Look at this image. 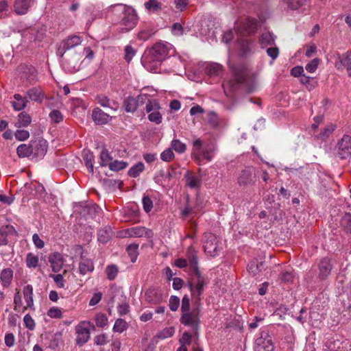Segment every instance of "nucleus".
I'll list each match as a JSON object with an SVG mask.
<instances>
[{
	"label": "nucleus",
	"mask_w": 351,
	"mask_h": 351,
	"mask_svg": "<svg viewBox=\"0 0 351 351\" xmlns=\"http://www.w3.org/2000/svg\"><path fill=\"white\" fill-rule=\"evenodd\" d=\"M83 39L78 35H70L64 39L57 49L56 54L62 60V64L65 70L69 73H74L77 70L80 57L79 54H75L72 60L64 57L66 51L80 45Z\"/></svg>",
	"instance_id": "nucleus-1"
},
{
	"label": "nucleus",
	"mask_w": 351,
	"mask_h": 351,
	"mask_svg": "<svg viewBox=\"0 0 351 351\" xmlns=\"http://www.w3.org/2000/svg\"><path fill=\"white\" fill-rule=\"evenodd\" d=\"M110 10L115 17L114 21L123 26V29L127 32L134 29L138 20L137 14L134 8L123 3L112 5Z\"/></svg>",
	"instance_id": "nucleus-2"
},
{
	"label": "nucleus",
	"mask_w": 351,
	"mask_h": 351,
	"mask_svg": "<svg viewBox=\"0 0 351 351\" xmlns=\"http://www.w3.org/2000/svg\"><path fill=\"white\" fill-rule=\"evenodd\" d=\"M234 74L232 80H229L224 86V90L228 88L230 90H234L242 84H247L250 77V70L243 63L230 66Z\"/></svg>",
	"instance_id": "nucleus-3"
},
{
	"label": "nucleus",
	"mask_w": 351,
	"mask_h": 351,
	"mask_svg": "<svg viewBox=\"0 0 351 351\" xmlns=\"http://www.w3.org/2000/svg\"><path fill=\"white\" fill-rule=\"evenodd\" d=\"M208 284V278L202 275L199 271L191 274V278L188 285L191 291L192 299L195 304L199 303L202 295L204 291V287Z\"/></svg>",
	"instance_id": "nucleus-4"
},
{
	"label": "nucleus",
	"mask_w": 351,
	"mask_h": 351,
	"mask_svg": "<svg viewBox=\"0 0 351 351\" xmlns=\"http://www.w3.org/2000/svg\"><path fill=\"white\" fill-rule=\"evenodd\" d=\"M197 306L192 308L191 311L182 313L180 319L182 324L191 328L195 335H197V330L199 324V313L200 308L198 303Z\"/></svg>",
	"instance_id": "nucleus-5"
},
{
	"label": "nucleus",
	"mask_w": 351,
	"mask_h": 351,
	"mask_svg": "<svg viewBox=\"0 0 351 351\" xmlns=\"http://www.w3.org/2000/svg\"><path fill=\"white\" fill-rule=\"evenodd\" d=\"M258 178L256 169L252 166H247L241 169L237 175V184L240 187L252 186L255 184Z\"/></svg>",
	"instance_id": "nucleus-6"
},
{
	"label": "nucleus",
	"mask_w": 351,
	"mask_h": 351,
	"mask_svg": "<svg viewBox=\"0 0 351 351\" xmlns=\"http://www.w3.org/2000/svg\"><path fill=\"white\" fill-rule=\"evenodd\" d=\"M192 154L197 161L206 160L209 162L213 156V149L210 147H204L203 141L198 138L193 143Z\"/></svg>",
	"instance_id": "nucleus-7"
},
{
	"label": "nucleus",
	"mask_w": 351,
	"mask_h": 351,
	"mask_svg": "<svg viewBox=\"0 0 351 351\" xmlns=\"http://www.w3.org/2000/svg\"><path fill=\"white\" fill-rule=\"evenodd\" d=\"M169 45L158 42L156 43L149 51L146 57L149 60L161 62L166 58L169 54Z\"/></svg>",
	"instance_id": "nucleus-8"
},
{
	"label": "nucleus",
	"mask_w": 351,
	"mask_h": 351,
	"mask_svg": "<svg viewBox=\"0 0 351 351\" xmlns=\"http://www.w3.org/2000/svg\"><path fill=\"white\" fill-rule=\"evenodd\" d=\"M336 154L341 159H347L351 157V136L344 134L338 141L335 147Z\"/></svg>",
	"instance_id": "nucleus-9"
},
{
	"label": "nucleus",
	"mask_w": 351,
	"mask_h": 351,
	"mask_svg": "<svg viewBox=\"0 0 351 351\" xmlns=\"http://www.w3.org/2000/svg\"><path fill=\"white\" fill-rule=\"evenodd\" d=\"M90 323L89 322H81L75 326L77 345L82 346L85 344L90 339Z\"/></svg>",
	"instance_id": "nucleus-10"
},
{
	"label": "nucleus",
	"mask_w": 351,
	"mask_h": 351,
	"mask_svg": "<svg viewBox=\"0 0 351 351\" xmlns=\"http://www.w3.org/2000/svg\"><path fill=\"white\" fill-rule=\"evenodd\" d=\"M147 99V95H139L137 97H128L123 101L124 109L128 112H134Z\"/></svg>",
	"instance_id": "nucleus-11"
},
{
	"label": "nucleus",
	"mask_w": 351,
	"mask_h": 351,
	"mask_svg": "<svg viewBox=\"0 0 351 351\" xmlns=\"http://www.w3.org/2000/svg\"><path fill=\"white\" fill-rule=\"evenodd\" d=\"M335 66L337 70L346 69L348 75L351 76V52L338 54L335 58Z\"/></svg>",
	"instance_id": "nucleus-12"
},
{
	"label": "nucleus",
	"mask_w": 351,
	"mask_h": 351,
	"mask_svg": "<svg viewBox=\"0 0 351 351\" xmlns=\"http://www.w3.org/2000/svg\"><path fill=\"white\" fill-rule=\"evenodd\" d=\"M204 249L205 252L214 256L216 255L217 250V237L212 233H206L204 237Z\"/></svg>",
	"instance_id": "nucleus-13"
},
{
	"label": "nucleus",
	"mask_w": 351,
	"mask_h": 351,
	"mask_svg": "<svg viewBox=\"0 0 351 351\" xmlns=\"http://www.w3.org/2000/svg\"><path fill=\"white\" fill-rule=\"evenodd\" d=\"M35 3L36 0H14V11L18 15L25 14Z\"/></svg>",
	"instance_id": "nucleus-14"
},
{
	"label": "nucleus",
	"mask_w": 351,
	"mask_h": 351,
	"mask_svg": "<svg viewBox=\"0 0 351 351\" xmlns=\"http://www.w3.org/2000/svg\"><path fill=\"white\" fill-rule=\"evenodd\" d=\"M268 337L267 334L265 335V337L261 335V336L256 339L255 341V351H273L274 346L272 344L271 340Z\"/></svg>",
	"instance_id": "nucleus-15"
},
{
	"label": "nucleus",
	"mask_w": 351,
	"mask_h": 351,
	"mask_svg": "<svg viewBox=\"0 0 351 351\" xmlns=\"http://www.w3.org/2000/svg\"><path fill=\"white\" fill-rule=\"evenodd\" d=\"M34 289L32 285H27L23 289V298L26 302V306H23L22 312H25L27 308L34 310Z\"/></svg>",
	"instance_id": "nucleus-16"
},
{
	"label": "nucleus",
	"mask_w": 351,
	"mask_h": 351,
	"mask_svg": "<svg viewBox=\"0 0 351 351\" xmlns=\"http://www.w3.org/2000/svg\"><path fill=\"white\" fill-rule=\"evenodd\" d=\"M92 119L97 125H104L111 120V117L99 108H95L92 112Z\"/></svg>",
	"instance_id": "nucleus-17"
},
{
	"label": "nucleus",
	"mask_w": 351,
	"mask_h": 351,
	"mask_svg": "<svg viewBox=\"0 0 351 351\" xmlns=\"http://www.w3.org/2000/svg\"><path fill=\"white\" fill-rule=\"evenodd\" d=\"M49 262L51 264L52 271L57 273L62 269L64 261L60 253L53 252L49 254Z\"/></svg>",
	"instance_id": "nucleus-18"
},
{
	"label": "nucleus",
	"mask_w": 351,
	"mask_h": 351,
	"mask_svg": "<svg viewBox=\"0 0 351 351\" xmlns=\"http://www.w3.org/2000/svg\"><path fill=\"white\" fill-rule=\"evenodd\" d=\"M128 234L130 237L151 238L153 236V232L145 227L137 226L128 230Z\"/></svg>",
	"instance_id": "nucleus-19"
},
{
	"label": "nucleus",
	"mask_w": 351,
	"mask_h": 351,
	"mask_svg": "<svg viewBox=\"0 0 351 351\" xmlns=\"http://www.w3.org/2000/svg\"><path fill=\"white\" fill-rule=\"evenodd\" d=\"M16 234L15 228L11 225L3 226L0 228V245L8 243V237Z\"/></svg>",
	"instance_id": "nucleus-20"
},
{
	"label": "nucleus",
	"mask_w": 351,
	"mask_h": 351,
	"mask_svg": "<svg viewBox=\"0 0 351 351\" xmlns=\"http://www.w3.org/2000/svg\"><path fill=\"white\" fill-rule=\"evenodd\" d=\"M319 277L321 279L324 280L328 276L332 270V265L328 258L326 257L321 260L319 264Z\"/></svg>",
	"instance_id": "nucleus-21"
},
{
	"label": "nucleus",
	"mask_w": 351,
	"mask_h": 351,
	"mask_svg": "<svg viewBox=\"0 0 351 351\" xmlns=\"http://www.w3.org/2000/svg\"><path fill=\"white\" fill-rule=\"evenodd\" d=\"M186 185L191 189H197L201 185L202 178L191 171H186L184 175Z\"/></svg>",
	"instance_id": "nucleus-22"
},
{
	"label": "nucleus",
	"mask_w": 351,
	"mask_h": 351,
	"mask_svg": "<svg viewBox=\"0 0 351 351\" xmlns=\"http://www.w3.org/2000/svg\"><path fill=\"white\" fill-rule=\"evenodd\" d=\"M94 263L91 259L81 257V261L79 263L78 271L79 273L84 276L87 274L91 273L94 270Z\"/></svg>",
	"instance_id": "nucleus-23"
},
{
	"label": "nucleus",
	"mask_w": 351,
	"mask_h": 351,
	"mask_svg": "<svg viewBox=\"0 0 351 351\" xmlns=\"http://www.w3.org/2000/svg\"><path fill=\"white\" fill-rule=\"evenodd\" d=\"M33 147H34V156L37 158L43 157L47 152V141L41 139L38 141H36L33 142Z\"/></svg>",
	"instance_id": "nucleus-24"
},
{
	"label": "nucleus",
	"mask_w": 351,
	"mask_h": 351,
	"mask_svg": "<svg viewBox=\"0 0 351 351\" xmlns=\"http://www.w3.org/2000/svg\"><path fill=\"white\" fill-rule=\"evenodd\" d=\"M26 95L30 100L37 103H42L45 98L44 93L38 87L29 89L26 93Z\"/></svg>",
	"instance_id": "nucleus-25"
},
{
	"label": "nucleus",
	"mask_w": 351,
	"mask_h": 351,
	"mask_svg": "<svg viewBox=\"0 0 351 351\" xmlns=\"http://www.w3.org/2000/svg\"><path fill=\"white\" fill-rule=\"evenodd\" d=\"M13 270L10 268L3 269L0 273V281L3 288H8L13 279Z\"/></svg>",
	"instance_id": "nucleus-26"
},
{
	"label": "nucleus",
	"mask_w": 351,
	"mask_h": 351,
	"mask_svg": "<svg viewBox=\"0 0 351 351\" xmlns=\"http://www.w3.org/2000/svg\"><path fill=\"white\" fill-rule=\"evenodd\" d=\"M145 8L149 12L158 14L165 6L159 0H148L144 3Z\"/></svg>",
	"instance_id": "nucleus-27"
},
{
	"label": "nucleus",
	"mask_w": 351,
	"mask_h": 351,
	"mask_svg": "<svg viewBox=\"0 0 351 351\" xmlns=\"http://www.w3.org/2000/svg\"><path fill=\"white\" fill-rule=\"evenodd\" d=\"M145 300L150 304H157L162 300V294L156 290L149 289L145 293Z\"/></svg>",
	"instance_id": "nucleus-28"
},
{
	"label": "nucleus",
	"mask_w": 351,
	"mask_h": 351,
	"mask_svg": "<svg viewBox=\"0 0 351 351\" xmlns=\"http://www.w3.org/2000/svg\"><path fill=\"white\" fill-rule=\"evenodd\" d=\"M16 152L19 157L24 158L34 156L33 142L29 145H20L16 149Z\"/></svg>",
	"instance_id": "nucleus-29"
},
{
	"label": "nucleus",
	"mask_w": 351,
	"mask_h": 351,
	"mask_svg": "<svg viewBox=\"0 0 351 351\" xmlns=\"http://www.w3.org/2000/svg\"><path fill=\"white\" fill-rule=\"evenodd\" d=\"M14 98L15 101L12 102V106L15 110H21L27 106L28 100L26 97H23L20 94H15Z\"/></svg>",
	"instance_id": "nucleus-30"
},
{
	"label": "nucleus",
	"mask_w": 351,
	"mask_h": 351,
	"mask_svg": "<svg viewBox=\"0 0 351 351\" xmlns=\"http://www.w3.org/2000/svg\"><path fill=\"white\" fill-rule=\"evenodd\" d=\"M112 235V230L110 227H104L98 232V241L100 243H106L111 238Z\"/></svg>",
	"instance_id": "nucleus-31"
},
{
	"label": "nucleus",
	"mask_w": 351,
	"mask_h": 351,
	"mask_svg": "<svg viewBox=\"0 0 351 351\" xmlns=\"http://www.w3.org/2000/svg\"><path fill=\"white\" fill-rule=\"evenodd\" d=\"M263 267L264 262H258L257 261H252L247 265V271L252 276H256L262 271Z\"/></svg>",
	"instance_id": "nucleus-32"
},
{
	"label": "nucleus",
	"mask_w": 351,
	"mask_h": 351,
	"mask_svg": "<svg viewBox=\"0 0 351 351\" xmlns=\"http://www.w3.org/2000/svg\"><path fill=\"white\" fill-rule=\"evenodd\" d=\"M260 43L263 47L274 43V36L269 32H263L260 37Z\"/></svg>",
	"instance_id": "nucleus-33"
},
{
	"label": "nucleus",
	"mask_w": 351,
	"mask_h": 351,
	"mask_svg": "<svg viewBox=\"0 0 351 351\" xmlns=\"http://www.w3.org/2000/svg\"><path fill=\"white\" fill-rule=\"evenodd\" d=\"M32 121L31 117L26 112H21L18 115V121L16 126L18 128L27 127Z\"/></svg>",
	"instance_id": "nucleus-34"
},
{
	"label": "nucleus",
	"mask_w": 351,
	"mask_h": 351,
	"mask_svg": "<svg viewBox=\"0 0 351 351\" xmlns=\"http://www.w3.org/2000/svg\"><path fill=\"white\" fill-rule=\"evenodd\" d=\"M239 48L240 53L242 56H245L251 52V43L245 38H241L239 40Z\"/></svg>",
	"instance_id": "nucleus-35"
},
{
	"label": "nucleus",
	"mask_w": 351,
	"mask_h": 351,
	"mask_svg": "<svg viewBox=\"0 0 351 351\" xmlns=\"http://www.w3.org/2000/svg\"><path fill=\"white\" fill-rule=\"evenodd\" d=\"M144 164L139 162L130 169L128 174L130 177L136 178L144 170Z\"/></svg>",
	"instance_id": "nucleus-36"
},
{
	"label": "nucleus",
	"mask_w": 351,
	"mask_h": 351,
	"mask_svg": "<svg viewBox=\"0 0 351 351\" xmlns=\"http://www.w3.org/2000/svg\"><path fill=\"white\" fill-rule=\"evenodd\" d=\"M171 148L179 154H182L186 151V146L180 140L173 139L171 143Z\"/></svg>",
	"instance_id": "nucleus-37"
},
{
	"label": "nucleus",
	"mask_w": 351,
	"mask_h": 351,
	"mask_svg": "<svg viewBox=\"0 0 351 351\" xmlns=\"http://www.w3.org/2000/svg\"><path fill=\"white\" fill-rule=\"evenodd\" d=\"M112 157L108 153V150L106 149H103L100 153V165L101 167H105L108 165L112 162Z\"/></svg>",
	"instance_id": "nucleus-38"
},
{
	"label": "nucleus",
	"mask_w": 351,
	"mask_h": 351,
	"mask_svg": "<svg viewBox=\"0 0 351 351\" xmlns=\"http://www.w3.org/2000/svg\"><path fill=\"white\" fill-rule=\"evenodd\" d=\"M128 328L127 322L123 319H117L113 326V331L121 333Z\"/></svg>",
	"instance_id": "nucleus-39"
},
{
	"label": "nucleus",
	"mask_w": 351,
	"mask_h": 351,
	"mask_svg": "<svg viewBox=\"0 0 351 351\" xmlns=\"http://www.w3.org/2000/svg\"><path fill=\"white\" fill-rule=\"evenodd\" d=\"M119 269L115 265H108L106 268V277L109 280H113L117 276Z\"/></svg>",
	"instance_id": "nucleus-40"
},
{
	"label": "nucleus",
	"mask_w": 351,
	"mask_h": 351,
	"mask_svg": "<svg viewBox=\"0 0 351 351\" xmlns=\"http://www.w3.org/2000/svg\"><path fill=\"white\" fill-rule=\"evenodd\" d=\"M288 8L291 10H298L305 5L306 0H283Z\"/></svg>",
	"instance_id": "nucleus-41"
},
{
	"label": "nucleus",
	"mask_w": 351,
	"mask_h": 351,
	"mask_svg": "<svg viewBox=\"0 0 351 351\" xmlns=\"http://www.w3.org/2000/svg\"><path fill=\"white\" fill-rule=\"evenodd\" d=\"M188 258L191 267V274L196 273V271H199L197 267L198 261L196 255L194 253H191L188 255Z\"/></svg>",
	"instance_id": "nucleus-42"
},
{
	"label": "nucleus",
	"mask_w": 351,
	"mask_h": 351,
	"mask_svg": "<svg viewBox=\"0 0 351 351\" xmlns=\"http://www.w3.org/2000/svg\"><path fill=\"white\" fill-rule=\"evenodd\" d=\"M38 258L32 253H28L26 257V265L29 268H36L38 266Z\"/></svg>",
	"instance_id": "nucleus-43"
},
{
	"label": "nucleus",
	"mask_w": 351,
	"mask_h": 351,
	"mask_svg": "<svg viewBox=\"0 0 351 351\" xmlns=\"http://www.w3.org/2000/svg\"><path fill=\"white\" fill-rule=\"evenodd\" d=\"M43 32H40L36 28H33L26 33L25 36H28L29 39H33L34 41H40L43 38Z\"/></svg>",
	"instance_id": "nucleus-44"
},
{
	"label": "nucleus",
	"mask_w": 351,
	"mask_h": 351,
	"mask_svg": "<svg viewBox=\"0 0 351 351\" xmlns=\"http://www.w3.org/2000/svg\"><path fill=\"white\" fill-rule=\"evenodd\" d=\"M16 293L14 296V310L16 311H21L23 310L22 298L19 290L16 289Z\"/></svg>",
	"instance_id": "nucleus-45"
},
{
	"label": "nucleus",
	"mask_w": 351,
	"mask_h": 351,
	"mask_svg": "<svg viewBox=\"0 0 351 351\" xmlns=\"http://www.w3.org/2000/svg\"><path fill=\"white\" fill-rule=\"evenodd\" d=\"M96 102L104 108H112L110 99L104 95H99L95 97Z\"/></svg>",
	"instance_id": "nucleus-46"
},
{
	"label": "nucleus",
	"mask_w": 351,
	"mask_h": 351,
	"mask_svg": "<svg viewBox=\"0 0 351 351\" xmlns=\"http://www.w3.org/2000/svg\"><path fill=\"white\" fill-rule=\"evenodd\" d=\"M206 69L210 75H219L222 71V66L218 63H212L207 66Z\"/></svg>",
	"instance_id": "nucleus-47"
},
{
	"label": "nucleus",
	"mask_w": 351,
	"mask_h": 351,
	"mask_svg": "<svg viewBox=\"0 0 351 351\" xmlns=\"http://www.w3.org/2000/svg\"><path fill=\"white\" fill-rule=\"evenodd\" d=\"M335 125L333 124H329L326 125L319 133L318 137L321 139H325L328 138L335 130Z\"/></svg>",
	"instance_id": "nucleus-48"
},
{
	"label": "nucleus",
	"mask_w": 351,
	"mask_h": 351,
	"mask_svg": "<svg viewBox=\"0 0 351 351\" xmlns=\"http://www.w3.org/2000/svg\"><path fill=\"white\" fill-rule=\"evenodd\" d=\"M96 326L99 328L105 327L108 324V318L103 313H98L95 317Z\"/></svg>",
	"instance_id": "nucleus-49"
},
{
	"label": "nucleus",
	"mask_w": 351,
	"mask_h": 351,
	"mask_svg": "<svg viewBox=\"0 0 351 351\" xmlns=\"http://www.w3.org/2000/svg\"><path fill=\"white\" fill-rule=\"evenodd\" d=\"M128 165L127 162L123 161L114 160L109 164V168L112 171H120L124 169Z\"/></svg>",
	"instance_id": "nucleus-50"
},
{
	"label": "nucleus",
	"mask_w": 351,
	"mask_h": 351,
	"mask_svg": "<svg viewBox=\"0 0 351 351\" xmlns=\"http://www.w3.org/2000/svg\"><path fill=\"white\" fill-rule=\"evenodd\" d=\"M93 161H94V156L92 154L88 153L84 156V162L85 165L87 167L88 172L93 173L94 171V167H93Z\"/></svg>",
	"instance_id": "nucleus-51"
},
{
	"label": "nucleus",
	"mask_w": 351,
	"mask_h": 351,
	"mask_svg": "<svg viewBox=\"0 0 351 351\" xmlns=\"http://www.w3.org/2000/svg\"><path fill=\"white\" fill-rule=\"evenodd\" d=\"M146 110L147 112H151L155 110H158L160 108V105L158 102L156 100H150L147 97L146 100Z\"/></svg>",
	"instance_id": "nucleus-52"
},
{
	"label": "nucleus",
	"mask_w": 351,
	"mask_h": 351,
	"mask_svg": "<svg viewBox=\"0 0 351 351\" xmlns=\"http://www.w3.org/2000/svg\"><path fill=\"white\" fill-rule=\"evenodd\" d=\"M180 304V298L176 295H171L169 298V307L171 311H176Z\"/></svg>",
	"instance_id": "nucleus-53"
},
{
	"label": "nucleus",
	"mask_w": 351,
	"mask_h": 351,
	"mask_svg": "<svg viewBox=\"0 0 351 351\" xmlns=\"http://www.w3.org/2000/svg\"><path fill=\"white\" fill-rule=\"evenodd\" d=\"M257 27V21L255 19H248L246 22V33L247 34H252Z\"/></svg>",
	"instance_id": "nucleus-54"
},
{
	"label": "nucleus",
	"mask_w": 351,
	"mask_h": 351,
	"mask_svg": "<svg viewBox=\"0 0 351 351\" xmlns=\"http://www.w3.org/2000/svg\"><path fill=\"white\" fill-rule=\"evenodd\" d=\"M47 315L51 318L60 319L62 317V313L58 307H51L47 311Z\"/></svg>",
	"instance_id": "nucleus-55"
},
{
	"label": "nucleus",
	"mask_w": 351,
	"mask_h": 351,
	"mask_svg": "<svg viewBox=\"0 0 351 351\" xmlns=\"http://www.w3.org/2000/svg\"><path fill=\"white\" fill-rule=\"evenodd\" d=\"M174 158V153L171 148H169L163 151L160 154V158L165 162H169Z\"/></svg>",
	"instance_id": "nucleus-56"
},
{
	"label": "nucleus",
	"mask_w": 351,
	"mask_h": 351,
	"mask_svg": "<svg viewBox=\"0 0 351 351\" xmlns=\"http://www.w3.org/2000/svg\"><path fill=\"white\" fill-rule=\"evenodd\" d=\"M49 277L53 278L56 285L59 288H64L65 286V281L62 274H50Z\"/></svg>",
	"instance_id": "nucleus-57"
},
{
	"label": "nucleus",
	"mask_w": 351,
	"mask_h": 351,
	"mask_svg": "<svg viewBox=\"0 0 351 351\" xmlns=\"http://www.w3.org/2000/svg\"><path fill=\"white\" fill-rule=\"evenodd\" d=\"M143 209L145 213H149L153 208V202L148 196H144L142 199Z\"/></svg>",
	"instance_id": "nucleus-58"
},
{
	"label": "nucleus",
	"mask_w": 351,
	"mask_h": 351,
	"mask_svg": "<svg viewBox=\"0 0 351 351\" xmlns=\"http://www.w3.org/2000/svg\"><path fill=\"white\" fill-rule=\"evenodd\" d=\"M49 117L51 121L56 123L61 122L63 119V116L61 112L58 110H53L49 113Z\"/></svg>",
	"instance_id": "nucleus-59"
},
{
	"label": "nucleus",
	"mask_w": 351,
	"mask_h": 351,
	"mask_svg": "<svg viewBox=\"0 0 351 351\" xmlns=\"http://www.w3.org/2000/svg\"><path fill=\"white\" fill-rule=\"evenodd\" d=\"M148 119L150 121L159 124L162 121V116L158 110L151 112L148 115Z\"/></svg>",
	"instance_id": "nucleus-60"
},
{
	"label": "nucleus",
	"mask_w": 351,
	"mask_h": 351,
	"mask_svg": "<svg viewBox=\"0 0 351 351\" xmlns=\"http://www.w3.org/2000/svg\"><path fill=\"white\" fill-rule=\"evenodd\" d=\"M23 322L27 328L31 330H33L35 328V322L29 314H27L25 315L23 318Z\"/></svg>",
	"instance_id": "nucleus-61"
},
{
	"label": "nucleus",
	"mask_w": 351,
	"mask_h": 351,
	"mask_svg": "<svg viewBox=\"0 0 351 351\" xmlns=\"http://www.w3.org/2000/svg\"><path fill=\"white\" fill-rule=\"evenodd\" d=\"M191 339L192 335L189 332H184L182 334V337L179 339V343L182 346H189L191 343Z\"/></svg>",
	"instance_id": "nucleus-62"
},
{
	"label": "nucleus",
	"mask_w": 351,
	"mask_h": 351,
	"mask_svg": "<svg viewBox=\"0 0 351 351\" xmlns=\"http://www.w3.org/2000/svg\"><path fill=\"white\" fill-rule=\"evenodd\" d=\"M191 311L190 309V299L189 295H184L182 299L181 311L182 313Z\"/></svg>",
	"instance_id": "nucleus-63"
},
{
	"label": "nucleus",
	"mask_w": 351,
	"mask_h": 351,
	"mask_svg": "<svg viewBox=\"0 0 351 351\" xmlns=\"http://www.w3.org/2000/svg\"><path fill=\"white\" fill-rule=\"evenodd\" d=\"M15 137L17 140L23 141L27 139L29 137V133L27 130H18L15 132Z\"/></svg>",
	"instance_id": "nucleus-64"
}]
</instances>
